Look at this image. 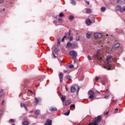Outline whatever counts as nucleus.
Masks as SVG:
<instances>
[{"instance_id": "2eb2a0df", "label": "nucleus", "mask_w": 125, "mask_h": 125, "mask_svg": "<svg viewBox=\"0 0 125 125\" xmlns=\"http://www.w3.org/2000/svg\"><path fill=\"white\" fill-rule=\"evenodd\" d=\"M86 37L87 39H90L91 38V35L90 34V33H89V32H88L86 34Z\"/></svg>"}, {"instance_id": "393cba45", "label": "nucleus", "mask_w": 125, "mask_h": 125, "mask_svg": "<svg viewBox=\"0 0 125 125\" xmlns=\"http://www.w3.org/2000/svg\"><path fill=\"white\" fill-rule=\"evenodd\" d=\"M54 52H55V53H57V52H59V49H58V48H55V49H54Z\"/></svg>"}, {"instance_id": "bf43d9fd", "label": "nucleus", "mask_w": 125, "mask_h": 125, "mask_svg": "<svg viewBox=\"0 0 125 125\" xmlns=\"http://www.w3.org/2000/svg\"><path fill=\"white\" fill-rule=\"evenodd\" d=\"M96 92H97V93H100V92H99V91H96Z\"/></svg>"}, {"instance_id": "cd10ccee", "label": "nucleus", "mask_w": 125, "mask_h": 125, "mask_svg": "<svg viewBox=\"0 0 125 125\" xmlns=\"http://www.w3.org/2000/svg\"><path fill=\"white\" fill-rule=\"evenodd\" d=\"M72 78V77L70 76V75H68L67 76H66V79L68 80V81H71V79Z\"/></svg>"}, {"instance_id": "9d476101", "label": "nucleus", "mask_w": 125, "mask_h": 125, "mask_svg": "<svg viewBox=\"0 0 125 125\" xmlns=\"http://www.w3.org/2000/svg\"><path fill=\"white\" fill-rule=\"evenodd\" d=\"M72 45L73 44L70 42H68L66 44V48H71Z\"/></svg>"}, {"instance_id": "864d4df0", "label": "nucleus", "mask_w": 125, "mask_h": 125, "mask_svg": "<svg viewBox=\"0 0 125 125\" xmlns=\"http://www.w3.org/2000/svg\"><path fill=\"white\" fill-rule=\"evenodd\" d=\"M120 1H121V0H117V3L120 2Z\"/></svg>"}, {"instance_id": "c756f323", "label": "nucleus", "mask_w": 125, "mask_h": 125, "mask_svg": "<svg viewBox=\"0 0 125 125\" xmlns=\"http://www.w3.org/2000/svg\"><path fill=\"white\" fill-rule=\"evenodd\" d=\"M70 114V110H68L66 113H64L65 116H69Z\"/></svg>"}, {"instance_id": "680f3d73", "label": "nucleus", "mask_w": 125, "mask_h": 125, "mask_svg": "<svg viewBox=\"0 0 125 125\" xmlns=\"http://www.w3.org/2000/svg\"><path fill=\"white\" fill-rule=\"evenodd\" d=\"M75 63L77 62V61H74Z\"/></svg>"}, {"instance_id": "39448f33", "label": "nucleus", "mask_w": 125, "mask_h": 125, "mask_svg": "<svg viewBox=\"0 0 125 125\" xmlns=\"http://www.w3.org/2000/svg\"><path fill=\"white\" fill-rule=\"evenodd\" d=\"M116 8L117 10H120L122 12H124V11H125V7H122V6L120 5H117L116 6Z\"/></svg>"}, {"instance_id": "69168bd1", "label": "nucleus", "mask_w": 125, "mask_h": 125, "mask_svg": "<svg viewBox=\"0 0 125 125\" xmlns=\"http://www.w3.org/2000/svg\"><path fill=\"white\" fill-rule=\"evenodd\" d=\"M108 36H109L108 34L106 35V37H108Z\"/></svg>"}, {"instance_id": "774afa93", "label": "nucleus", "mask_w": 125, "mask_h": 125, "mask_svg": "<svg viewBox=\"0 0 125 125\" xmlns=\"http://www.w3.org/2000/svg\"><path fill=\"white\" fill-rule=\"evenodd\" d=\"M12 125H15V124H13Z\"/></svg>"}, {"instance_id": "de8ad7c7", "label": "nucleus", "mask_w": 125, "mask_h": 125, "mask_svg": "<svg viewBox=\"0 0 125 125\" xmlns=\"http://www.w3.org/2000/svg\"><path fill=\"white\" fill-rule=\"evenodd\" d=\"M4 1V0H0V3L3 2Z\"/></svg>"}, {"instance_id": "6e6552de", "label": "nucleus", "mask_w": 125, "mask_h": 125, "mask_svg": "<svg viewBox=\"0 0 125 125\" xmlns=\"http://www.w3.org/2000/svg\"><path fill=\"white\" fill-rule=\"evenodd\" d=\"M111 61H112V56H107L106 57V62H107V63H110Z\"/></svg>"}, {"instance_id": "0eeeda50", "label": "nucleus", "mask_w": 125, "mask_h": 125, "mask_svg": "<svg viewBox=\"0 0 125 125\" xmlns=\"http://www.w3.org/2000/svg\"><path fill=\"white\" fill-rule=\"evenodd\" d=\"M102 84H104V85H105V84H106L107 78H106V77H104L102 78Z\"/></svg>"}, {"instance_id": "3c124183", "label": "nucleus", "mask_w": 125, "mask_h": 125, "mask_svg": "<svg viewBox=\"0 0 125 125\" xmlns=\"http://www.w3.org/2000/svg\"><path fill=\"white\" fill-rule=\"evenodd\" d=\"M109 92V91L108 90V89H106L105 91V93H108Z\"/></svg>"}, {"instance_id": "6e6d98bb", "label": "nucleus", "mask_w": 125, "mask_h": 125, "mask_svg": "<svg viewBox=\"0 0 125 125\" xmlns=\"http://www.w3.org/2000/svg\"><path fill=\"white\" fill-rule=\"evenodd\" d=\"M66 37H67L66 36H64V37H63V39H66Z\"/></svg>"}, {"instance_id": "c85d7f7f", "label": "nucleus", "mask_w": 125, "mask_h": 125, "mask_svg": "<svg viewBox=\"0 0 125 125\" xmlns=\"http://www.w3.org/2000/svg\"><path fill=\"white\" fill-rule=\"evenodd\" d=\"M107 66L108 67V70H111V67H112V65H111V64L110 63L107 64Z\"/></svg>"}, {"instance_id": "4c0bfd02", "label": "nucleus", "mask_w": 125, "mask_h": 125, "mask_svg": "<svg viewBox=\"0 0 125 125\" xmlns=\"http://www.w3.org/2000/svg\"><path fill=\"white\" fill-rule=\"evenodd\" d=\"M73 19H74V17L73 16L69 17V20H73Z\"/></svg>"}, {"instance_id": "5701e85b", "label": "nucleus", "mask_w": 125, "mask_h": 125, "mask_svg": "<svg viewBox=\"0 0 125 125\" xmlns=\"http://www.w3.org/2000/svg\"><path fill=\"white\" fill-rule=\"evenodd\" d=\"M22 125H29V122H28L26 121H24L23 123H22Z\"/></svg>"}, {"instance_id": "e433bc0d", "label": "nucleus", "mask_w": 125, "mask_h": 125, "mask_svg": "<svg viewBox=\"0 0 125 125\" xmlns=\"http://www.w3.org/2000/svg\"><path fill=\"white\" fill-rule=\"evenodd\" d=\"M9 122L10 123H14V119H10Z\"/></svg>"}, {"instance_id": "5fc2aeb1", "label": "nucleus", "mask_w": 125, "mask_h": 125, "mask_svg": "<svg viewBox=\"0 0 125 125\" xmlns=\"http://www.w3.org/2000/svg\"><path fill=\"white\" fill-rule=\"evenodd\" d=\"M64 39L62 38V42H64Z\"/></svg>"}, {"instance_id": "49530a36", "label": "nucleus", "mask_w": 125, "mask_h": 125, "mask_svg": "<svg viewBox=\"0 0 125 125\" xmlns=\"http://www.w3.org/2000/svg\"><path fill=\"white\" fill-rule=\"evenodd\" d=\"M70 107L75 108V104H72V105H71L70 106Z\"/></svg>"}, {"instance_id": "473e14b6", "label": "nucleus", "mask_w": 125, "mask_h": 125, "mask_svg": "<svg viewBox=\"0 0 125 125\" xmlns=\"http://www.w3.org/2000/svg\"><path fill=\"white\" fill-rule=\"evenodd\" d=\"M72 48H76V46H77V45H76V44H73L72 45Z\"/></svg>"}, {"instance_id": "7c9ffc66", "label": "nucleus", "mask_w": 125, "mask_h": 125, "mask_svg": "<svg viewBox=\"0 0 125 125\" xmlns=\"http://www.w3.org/2000/svg\"><path fill=\"white\" fill-rule=\"evenodd\" d=\"M57 46H60V39L58 40Z\"/></svg>"}, {"instance_id": "603ef678", "label": "nucleus", "mask_w": 125, "mask_h": 125, "mask_svg": "<svg viewBox=\"0 0 125 125\" xmlns=\"http://www.w3.org/2000/svg\"><path fill=\"white\" fill-rule=\"evenodd\" d=\"M1 114H2V111H1V110H0V116H1Z\"/></svg>"}, {"instance_id": "1a4fd4ad", "label": "nucleus", "mask_w": 125, "mask_h": 125, "mask_svg": "<svg viewBox=\"0 0 125 125\" xmlns=\"http://www.w3.org/2000/svg\"><path fill=\"white\" fill-rule=\"evenodd\" d=\"M60 81L61 83L63 82V73L61 72L59 74Z\"/></svg>"}, {"instance_id": "a878e982", "label": "nucleus", "mask_w": 125, "mask_h": 125, "mask_svg": "<svg viewBox=\"0 0 125 125\" xmlns=\"http://www.w3.org/2000/svg\"><path fill=\"white\" fill-rule=\"evenodd\" d=\"M110 97V95H105V96L104 97V98L105 99H108Z\"/></svg>"}, {"instance_id": "b1692460", "label": "nucleus", "mask_w": 125, "mask_h": 125, "mask_svg": "<svg viewBox=\"0 0 125 125\" xmlns=\"http://www.w3.org/2000/svg\"><path fill=\"white\" fill-rule=\"evenodd\" d=\"M71 3H72V4H73V5H75L76 4V0H71Z\"/></svg>"}, {"instance_id": "0e129e2a", "label": "nucleus", "mask_w": 125, "mask_h": 125, "mask_svg": "<svg viewBox=\"0 0 125 125\" xmlns=\"http://www.w3.org/2000/svg\"><path fill=\"white\" fill-rule=\"evenodd\" d=\"M76 41H79V39L78 40V39H77V38H76Z\"/></svg>"}, {"instance_id": "423d86ee", "label": "nucleus", "mask_w": 125, "mask_h": 125, "mask_svg": "<svg viewBox=\"0 0 125 125\" xmlns=\"http://www.w3.org/2000/svg\"><path fill=\"white\" fill-rule=\"evenodd\" d=\"M94 36L96 39H101L102 37V34L100 33H95Z\"/></svg>"}, {"instance_id": "bb28decb", "label": "nucleus", "mask_w": 125, "mask_h": 125, "mask_svg": "<svg viewBox=\"0 0 125 125\" xmlns=\"http://www.w3.org/2000/svg\"><path fill=\"white\" fill-rule=\"evenodd\" d=\"M101 11H102L103 12H104V11H105L106 10V8H105L104 7H102L101 8Z\"/></svg>"}, {"instance_id": "ea45409f", "label": "nucleus", "mask_w": 125, "mask_h": 125, "mask_svg": "<svg viewBox=\"0 0 125 125\" xmlns=\"http://www.w3.org/2000/svg\"><path fill=\"white\" fill-rule=\"evenodd\" d=\"M65 89L66 91H68V90H69V88L67 87V85L65 86Z\"/></svg>"}, {"instance_id": "2f4dec72", "label": "nucleus", "mask_w": 125, "mask_h": 125, "mask_svg": "<svg viewBox=\"0 0 125 125\" xmlns=\"http://www.w3.org/2000/svg\"><path fill=\"white\" fill-rule=\"evenodd\" d=\"M106 52H108V53H111L112 52V49L111 48H109L107 51H106Z\"/></svg>"}, {"instance_id": "7ed1b4c3", "label": "nucleus", "mask_w": 125, "mask_h": 125, "mask_svg": "<svg viewBox=\"0 0 125 125\" xmlns=\"http://www.w3.org/2000/svg\"><path fill=\"white\" fill-rule=\"evenodd\" d=\"M88 93L90 95V96H89L88 98L89 99H93V98H94L95 97V93H94V92L93 91H91V90H90L89 92H88Z\"/></svg>"}, {"instance_id": "dca6fc26", "label": "nucleus", "mask_w": 125, "mask_h": 125, "mask_svg": "<svg viewBox=\"0 0 125 125\" xmlns=\"http://www.w3.org/2000/svg\"><path fill=\"white\" fill-rule=\"evenodd\" d=\"M35 114L36 116H39V115H40V114H41V111H40L39 110H37L35 111Z\"/></svg>"}, {"instance_id": "f3484780", "label": "nucleus", "mask_w": 125, "mask_h": 125, "mask_svg": "<svg viewBox=\"0 0 125 125\" xmlns=\"http://www.w3.org/2000/svg\"><path fill=\"white\" fill-rule=\"evenodd\" d=\"M4 93H3V90H0V98H1L3 96Z\"/></svg>"}, {"instance_id": "c9c22d12", "label": "nucleus", "mask_w": 125, "mask_h": 125, "mask_svg": "<svg viewBox=\"0 0 125 125\" xmlns=\"http://www.w3.org/2000/svg\"><path fill=\"white\" fill-rule=\"evenodd\" d=\"M95 80L96 82H98V81L99 80V78H98V77H96Z\"/></svg>"}, {"instance_id": "20e7f679", "label": "nucleus", "mask_w": 125, "mask_h": 125, "mask_svg": "<svg viewBox=\"0 0 125 125\" xmlns=\"http://www.w3.org/2000/svg\"><path fill=\"white\" fill-rule=\"evenodd\" d=\"M101 53L100 52V50H98L96 54V55L94 56V58L95 59H97L98 60L99 59H101V58H100V54Z\"/></svg>"}, {"instance_id": "412c9836", "label": "nucleus", "mask_w": 125, "mask_h": 125, "mask_svg": "<svg viewBox=\"0 0 125 125\" xmlns=\"http://www.w3.org/2000/svg\"><path fill=\"white\" fill-rule=\"evenodd\" d=\"M86 13H91V9L90 8L86 9Z\"/></svg>"}, {"instance_id": "f704fd0d", "label": "nucleus", "mask_w": 125, "mask_h": 125, "mask_svg": "<svg viewBox=\"0 0 125 125\" xmlns=\"http://www.w3.org/2000/svg\"><path fill=\"white\" fill-rule=\"evenodd\" d=\"M69 68H70V69H73V68H74V65L73 64H71L69 66Z\"/></svg>"}, {"instance_id": "79ce46f5", "label": "nucleus", "mask_w": 125, "mask_h": 125, "mask_svg": "<svg viewBox=\"0 0 125 125\" xmlns=\"http://www.w3.org/2000/svg\"><path fill=\"white\" fill-rule=\"evenodd\" d=\"M115 113H117V111H119V109L118 108H116L115 109Z\"/></svg>"}, {"instance_id": "ddd939ff", "label": "nucleus", "mask_w": 125, "mask_h": 125, "mask_svg": "<svg viewBox=\"0 0 125 125\" xmlns=\"http://www.w3.org/2000/svg\"><path fill=\"white\" fill-rule=\"evenodd\" d=\"M35 104H39V102L41 101V98H39L38 99L37 98H35Z\"/></svg>"}, {"instance_id": "a18cd8bd", "label": "nucleus", "mask_w": 125, "mask_h": 125, "mask_svg": "<svg viewBox=\"0 0 125 125\" xmlns=\"http://www.w3.org/2000/svg\"><path fill=\"white\" fill-rule=\"evenodd\" d=\"M4 104V100H3L1 103V105H3Z\"/></svg>"}, {"instance_id": "4be33fe9", "label": "nucleus", "mask_w": 125, "mask_h": 125, "mask_svg": "<svg viewBox=\"0 0 125 125\" xmlns=\"http://www.w3.org/2000/svg\"><path fill=\"white\" fill-rule=\"evenodd\" d=\"M69 104H71V100H68L65 102V106H67Z\"/></svg>"}, {"instance_id": "a19ab883", "label": "nucleus", "mask_w": 125, "mask_h": 125, "mask_svg": "<svg viewBox=\"0 0 125 125\" xmlns=\"http://www.w3.org/2000/svg\"><path fill=\"white\" fill-rule=\"evenodd\" d=\"M73 37H71L69 38V41H73Z\"/></svg>"}, {"instance_id": "f03ea898", "label": "nucleus", "mask_w": 125, "mask_h": 125, "mask_svg": "<svg viewBox=\"0 0 125 125\" xmlns=\"http://www.w3.org/2000/svg\"><path fill=\"white\" fill-rule=\"evenodd\" d=\"M77 87L78 88L77 92H79L80 90V88L79 87H77L76 85H72L71 86V92H76V91H77Z\"/></svg>"}, {"instance_id": "e2e57ef3", "label": "nucleus", "mask_w": 125, "mask_h": 125, "mask_svg": "<svg viewBox=\"0 0 125 125\" xmlns=\"http://www.w3.org/2000/svg\"><path fill=\"white\" fill-rule=\"evenodd\" d=\"M99 43H101V44L102 43V42H101Z\"/></svg>"}, {"instance_id": "09e8293b", "label": "nucleus", "mask_w": 125, "mask_h": 125, "mask_svg": "<svg viewBox=\"0 0 125 125\" xmlns=\"http://www.w3.org/2000/svg\"><path fill=\"white\" fill-rule=\"evenodd\" d=\"M104 115H108V112H104Z\"/></svg>"}, {"instance_id": "4468645a", "label": "nucleus", "mask_w": 125, "mask_h": 125, "mask_svg": "<svg viewBox=\"0 0 125 125\" xmlns=\"http://www.w3.org/2000/svg\"><path fill=\"white\" fill-rule=\"evenodd\" d=\"M120 45H121V44L117 43L114 45L113 47L114 48H119Z\"/></svg>"}, {"instance_id": "c03bdc74", "label": "nucleus", "mask_w": 125, "mask_h": 125, "mask_svg": "<svg viewBox=\"0 0 125 125\" xmlns=\"http://www.w3.org/2000/svg\"><path fill=\"white\" fill-rule=\"evenodd\" d=\"M53 58H56V56L53 53Z\"/></svg>"}, {"instance_id": "aec40b11", "label": "nucleus", "mask_w": 125, "mask_h": 125, "mask_svg": "<svg viewBox=\"0 0 125 125\" xmlns=\"http://www.w3.org/2000/svg\"><path fill=\"white\" fill-rule=\"evenodd\" d=\"M50 111L51 112H55V111H57V108H56V107H52L51 109H50Z\"/></svg>"}, {"instance_id": "338daca9", "label": "nucleus", "mask_w": 125, "mask_h": 125, "mask_svg": "<svg viewBox=\"0 0 125 125\" xmlns=\"http://www.w3.org/2000/svg\"><path fill=\"white\" fill-rule=\"evenodd\" d=\"M104 68H106V66H104Z\"/></svg>"}, {"instance_id": "8fccbe9b", "label": "nucleus", "mask_w": 125, "mask_h": 125, "mask_svg": "<svg viewBox=\"0 0 125 125\" xmlns=\"http://www.w3.org/2000/svg\"><path fill=\"white\" fill-rule=\"evenodd\" d=\"M62 19H59V22H62Z\"/></svg>"}, {"instance_id": "f257e3e1", "label": "nucleus", "mask_w": 125, "mask_h": 125, "mask_svg": "<svg viewBox=\"0 0 125 125\" xmlns=\"http://www.w3.org/2000/svg\"><path fill=\"white\" fill-rule=\"evenodd\" d=\"M69 55L70 56H72V58L73 60H75V59L77 58V56H78V53H77V51L75 50L70 51L69 52Z\"/></svg>"}, {"instance_id": "13d9d810", "label": "nucleus", "mask_w": 125, "mask_h": 125, "mask_svg": "<svg viewBox=\"0 0 125 125\" xmlns=\"http://www.w3.org/2000/svg\"><path fill=\"white\" fill-rule=\"evenodd\" d=\"M71 32H72V31H71V30H69V33H71Z\"/></svg>"}, {"instance_id": "4d7b16f0", "label": "nucleus", "mask_w": 125, "mask_h": 125, "mask_svg": "<svg viewBox=\"0 0 125 125\" xmlns=\"http://www.w3.org/2000/svg\"><path fill=\"white\" fill-rule=\"evenodd\" d=\"M63 72L64 73H67V70H64Z\"/></svg>"}, {"instance_id": "58836bf2", "label": "nucleus", "mask_w": 125, "mask_h": 125, "mask_svg": "<svg viewBox=\"0 0 125 125\" xmlns=\"http://www.w3.org/2000/svg\"><path fill=\"white\" fill-rule=\"evenodd\" d=\"M87 58L89 60H91V57H90V56L88 55Z\"/></svg>"}, {"instance_id": "72a5a7b5", "label": "nucleus", "mask_w": 125, "mask_h": 125, "mask_svg": "<svg viewBox=\"0 0 125 125\" xmlns=\"http://www.w3.org/2000/svg\"><path fill=\"white\" fill-rule=\"evenodd\" d=\"M59 15H60V17H63V16H64V14L61 13Z\"/></svg>"}, {"instance_id": "9b49d317", "label": "nucleus", "mask_w": 125, "mask_h": 125, "mask_svg": "<svg viewBox=\"0 0 125 125\" xmlns=\"http://www.w3.org/2000/svg\"><path fill=\"white\" fill-rule=\"evenodd\" d=\"M52 121L51 120H47L46 123H45L44 125H51Z\"/></svg>"}, {"instance_id": "a211bd4d", "label": "nucleus", "mask_w": 125, "mask_h": 125, "mask_svg": "<svg viewBox=\"0 0 125 125\" xmlns=\"http://www.w3.org/2000/svg\"><path fill=\"white\" fill-rule=\"evenodd\" d=\"M21 107L22 108V107H24L26 111H27V106L25 104H21Z\"/></svg>"}, {"instance_id": "37998d69", "label": "nucleus", "mask_w": 125, "mask_h": 125, "mask_svg": "<svg viewBox=\"0 0 125 125\" xmlns=\"http://www.w3.org/2000/svg\"><path fill=\"white\" fill-rule=\"evenodd\" d=\"M85 2H86L87 4H90L89 2L87 0H85Z\"/></svg>"}, {"instance_id": "f8f14e48", "label": "nucleus", "mask_w": 125, "mask_h": 125, "mask_svg": "<svg viewBox=\"0 0 125 125\" xmlns=\"http://www.w3.org/2000/svg\"><path fill=\"white\" fill-rule=\"evenodd\" d=\"M92 22H91V20H90V19H87L86 20V24H87V25H90L91 24Z\"/></svg>"}, {"instance_id": "052dcab7", "label": "nucleus", "mask_w": 125, "mask_h": 125, "mask_svg": "<svg viewBox=\"0 0 125 125\" xmlns=\"http://www.w3.org/2000/svg\"><path fill=\"white\" fill-rule=\"evenodd\" d=\"M68 35H69V36H71V33L69 32Z\"/></svg>"}, {"instance_id": "6ab92c4d", "label": "nucleus", "mask_w": 125, "mask_h": 125, "mask_svg": "<svg viewBox=\"0 0 125 125\" xmlns=\"http://www.w3.org/2000/svg\"><path fill=\"white\" fill-rule=\"evenodd\" d=\"M61 100L62 102H65V101H66V96H62L61 98Z\"/></svg>"}]
</instances>
